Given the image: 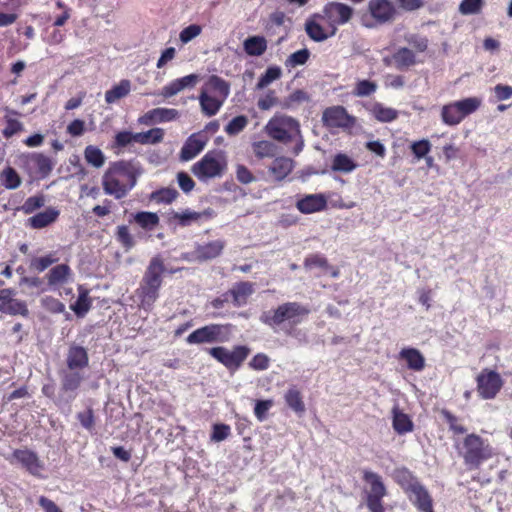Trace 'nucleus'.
<instances>
[{
	"label": "nucleus",
	"mask_w": 512,
	"mask_h": 512,
	"mask_svg": "<svg viewBox=\"0 0 512 512\" xmlns=\"http://www.w3.org/2000/svg\"><path fill=\"white\" fill-rule=\"evenodd\" d=\"M461 117L464 119L466 116L477 111L482 105V98L480 97H468L459 101H455Z\"/></svg>",
	"instance_id": "38"
},
{
	"label": "nucleus",
	"mask_w": 512,
	"mask_h": 512,
	"mask_svg": "<svg viewBox=\"0 0 512 512\" xmlns=\"http://www.w3.org/2000/svg\"><path fill=\"white\" fill-rule=\"evenodd\" d=\"M44 205V198L42 196H32L26 199L24 204L21 206V210L25 214H31L35 210L41 208Z\"/></svg>",
	"instance_id": "63"
},
{
	"label": "nucleus",
	"mask_w": 512,
	"mask_h": 512,
	"mask_svg": "<svg viewBox=\"0 0 512 512\" xmlns=\"http://www.w3.org/2000/svg\"><path fill=\"white\" fill-rule=\"evenodd\" d=\"M309 55L310 53L307 49L298 50L288 57L286 60V65L290 67L303 65L307 62Z\"/></svg>",
	"instance_id": "62"
},
{
	"label": "nucleus",
	"mask_w": 512,
	"mask_h": 512,
	"mask_svg": "<svg viewBox=\"0 0 512 512\" xmlns=\"http://www.w3.org/2000/svg\"><path fill=\"white\" fill-rule=\"evenodd\" d=\"M322 121L328 128L348 129L354 126L355 118L342 106H333L323 112Z\"/></svg>",
	"instance_id": "12"
},
{
	"label": "nucleus",
	"mask_w": 512,
	"mask_h": 512,
	"mask_svg": "<svg viewBox=\"0 0 512 512\" xmlns=\"http://www.w3.org/2000/svg\"><path fill=\"white\" fill-rule=\"evenodd\" d=\"M394 478L407 495L421 484L418 479L406 468L395 470Z\"/></svg>",
	"instance_id": "28"
},
{
	"label": "nucleus",
	"mask_w": 512,
	"mask_h": 512,
	"mask_svg": "<svg viewBox=\"0 0 512 512\" xmlns=\"http://www.w3.org/2000/svg\"><path fill=\"white\" fill-rule=\"evenodd\" d=\"M368 12L376 24L382 25L393 21L396 9L390 0H370Z\"/></svg>",
	"instance_id": "13"
},
{
	"label": "nucleus",
	"mask_w": 512,
	"mask_h": 512,
	"mask_svg": "<svg viewBox=\"0 0 512 512\" xmlns=\"http://www.w3.org/2000/svg\"><path fill=\"white\" fill-rule=\"evenodd\" d=\"M199 80L196 74L186 75L184 77L175 79L162 87L159 95L164 98H171L185 89L193 88Z\"/></svg>",
	"instance_id": "16"
},
{
	"label": "nucleus",
	"mask_w": 512,
	"mask_h": 512,
	"mask_svg": "<svg viewBox=\"0 0 512 512\" xmlns=\"http://www.w3.org/2000/svg\"><path fill=\"white\" fill-rule=\"evenodd\" d=\"M209 354L229 370L238 369L249 354L246 346H235L233 350L218 346L208 350Z\"/></svg>",
	"instance_id": "9"
},
{
	"label": "nucleus",
	"mask_w": 512,
	"mask_h": 512,
	"mask_svg": "<svg viewBox=\"0 0 512 512\" xmlns=\"http://www.w3.org/2000/svg\"><path fill=\"white\" fill-rule=\"evenodd\" d=\"M91 307V299L88 295V290L79 286V295L75 303L71 305V309L78 317H83Z\"/></svg>",
	"instance_id": "41"
},
{
	"label": "nucleus",
	"mask_w": 512,
	"mask_h": 512,
	"mask_svg": "<svg viewBox=\"0 0 512 512\" xmlns=\"http://www.w3.org/2000/svg\"><path fill=\"white\" fill-rule=\"evenodd\" d=\"M357 168V164L348 155L338 153L332 160L331 169L334 172L351 173Z\"/></svg>",
	"instance_id": "36"
},
{
	"label": "nucleus",
	"mask_w": 512,
	"mask_h": 512,
	"mask_svg": "<svg viewBox=\"0 0 512 512\" xmlns=\"http://www.w3.org/2000/svg\"><path fill=\"white\" fill-rule=\"evenodd\" d=\"M377 90V84L369 80H361L357 82L353 95L357 97H366L375 93Z\"/></svg>",
	"instance_id": "55"
},
{
	"label": "nucleus",
	"mask_w": 512,
	"mask_h": 512,
	"mask_svg": "<svg viewBox=\"0 0 512 512\" xmlns=\"http://www.w3.org/2000/svg\"><path fill=\"white\" fill-rule=\"evenodd\" d=\"M140 174V167L134 162L122 160L111 163L102 176L104 193L115 199L124 198L135 187Z\"/></svg>",
	"instance_id": "1"
},
{
	"label": "nucleus",
	"mask_w": 512,
	"mask_h": 512,
	"mask_svg": "<svg viewBox=\"0 0 512 512\" xmlns=\"http://www.w3.org/2000/svg\"><path fill=\"white\" fill-rule=\"evenodd\" d=\"M0 181L6 189L10 190L16 189L21 185V178L12 167H6L1 172Z\"/></svg>",
	"instance_id": "48"
},
{
	"label": "nucleus",
	"mask_w": 512,
	"mask_h": 512,
	"mask_svg": "<svg viewBox=\"0 0 512 512\" xmlns=\"http://www.w3.org/2000/svg\"><path fill=\"white\" fill-rule=\"evenodd\" d=\"M225 245V241L220 239L198 245L195 249L196 258L201 261L214 259L222 253Z\"/></svg>",
	"instance_id": "21"
},
{
	"label": "nucleus",
	"mask_w": 512,
	"mask_h": 512,
	"mask_svg": "<svg viewBox=\"0 0 512 512\" xmlns=\"http://www.w3.org/2000/svg\"><path fill=\"white\" fill-rule=\"evenodd\" d=\"M202 32V28L198 24H191L185 27L179 34V39L183 44H187L194 38L199 36Z\"/></svg>",
	"instance_id": "59"
},
{
	"label": "nucleus",
	"mask_w": 512,
	"mask_h": 512,
	"mask_svg": "<svg viewBox=\"0 0 512 512\" xmlns=\"http://www.w3.org/2000/svg\"><path fill=\"white\" fill-rule=\"evenodd\" d=\"M371 113L378 121L383 123L396 120L399 114L397 110L386 107L381 103H375L371 108Z\"/></svg>",
	"instance_id": "40"
},
{
	"label": "nucleus",
	"mask_w": 512,
	"mask_h": 512,
	"mask_svg": "<svg viewBox=\"0 0 512 512\" xmlns=\"http://www.w3.org/2000/svg\"><path fill=\"white\" fill-rule=\"evenodd\" d=\"M133 220L145 230H153L159 224V217L154 212L141 211L133 215Z\"/></svg>",
	"instance_id": "39"
},
{
	"label": "nucleus",
	"mask_w": 512,
	"mask_h": 512,
	"mask_svg": "<svg viewBox=\"0 0 512 512\" xmlns=\"http://www.w3.org/2000/svg\"><path fill=\"white\" fill-rule=\"evenodd\" d=\"M248 123L249 120L247 116L239 115L228 122L224 128V131L229 136H236L246 128Z\"/></svg>",
	"instance_id": "50"
},
{
	"label": "nucleus",
	"mask_w": 512,
	"mask_h": 512,
	"mask_svg": "<svg viewBox=\"0 0 512 512\" xmlns=\"http://www.w3.org/2000/svg\"><path fill=\"white\" fill-rule=\"evenodd\" d=\"M404 40L417 52H424L428 47V39L416 33L406 34Z\"/></svg>",
	"instance_id": "53"
},
{
	"label": "nucleus",
	"mask_w": 512,
	"mask_h": 512,
	"mask_svg": "<svg viewBox=\"0 0 512 512\" xmlns=\"http://www.w3.org/2000/svg\"><path fill=\"white\" fill-rule=\"evenodd\" d=\"M327 206V198L323 194H309L296 202L297 209L303 214L322 211Z\"/></svg>",
	"instance_id": "18"
},
{
	"label": "nucleus",
	"mask_w": 512,
	"mask_h": 512,
	"mask_svg": "<svg viewBox=\"0 0 512 512\" xmlns=\"http://www.w3.org/2000/svg\"><path fill=\"white\" fill-rule=\"evenodd\" d=\"M253 284L250 282H239L237 283L233 289H231L230 293L233 296L235 305H241L245 302L246 298L253 293Z\"/></svg>",
	"instance_id": "45"
},
{
	"label": "nucleus",
	"mask_w": 512,
	"mask_h": 512,
	"mask_svg": "<svg viewBox=\"0 0 512 512\" xmlns=\"http://www.w3.org/2000/svg\"><path fill=\"white\" fill-rule=\"evenodd\" d=\"M163 272V260L159 256L153 257L144 273L140 287L137 290L141 300V306L145 310L151 309L159 297Z\"/></svg>",
	"instance_id": "4"
},
{
	"label": "nucleus",
	"mask_w": 512,
	"mask_h": 512,
	"mask_svg": "<svg viewBox=\"0 0 512 512\" xmlns=\"http://www.w3.org/2000/svg\"><path fill=\"white\" fill-rule=\"evenodd\" d=\"M411 151L419 160L428 155L431 150V143L427 139L415 141L411 144Z\"/></svg>",
	"instance_id": "60"
},
{
	"label": "nucleus",
	"mask_w": 512,
	"mask_h": 512,
	"mask_svg": "<svg viewBox=\"0 0 512 512\" xmlns=\"http://www.w3.org/2000/svg\"><path fill=\"white\" fill-rule=\"evenodd\" d=\"M198 100L202 113L208 117L216 115L225 103L223 100L216 97V95H212L209 91L203 89L201 90Z\"/></svg>",
	"instance_id": "22"
},
{
	"label": "nucleus",
	"mask_w": 512,
	"mask_h": 512,
	"mask_svg": "<svg viewBox=\"0 0 512 512\" xmlns=\"http://www.w3.org/2000/svg\"><path fill=\"white\" fill-rule=\"evenodd\" d=\"M394 64L397 69L405 70L416 64L415 53L406 48H399L392 56Z\"/></svg>",
	"instance_id": "33"
},
{
	"label": "nucleus",
	"mask_w": 512,
	"mask_h": 512,
	"mask_svg": "<svg viewBox=\"0 0 512 512\" xmlns=\"http://www.w3.org/2000/svg\"><path fill=\"white\" fill-rule=\"evenodd\" d=\"M226 159L222 151L212 150L207 152L201 160L192 166V173L200 180L207 181L221 177L226 169Z\"/></svg>",
	"instance_id": "6"
},
{
	"label": "nucleus",
	"mask_w": 512,
	"mask_h": 512,
	"mask_svg": "<svg viewBox=\"0 0 512 512\" xmlns=\"http://www.w3.org/2000/svg\"><path fill=\"white\" fill-rule=\"evenodd\" d=\"M230 338V331L227 325L209 324L194 330L186 339L188 344H214L224 343Z\"/></svg>",
	"instance_id": "8"
},
{
	"label": "nucleus",
	"mask_w": 512,
	"mask_h": 512,
	"mask_svg": "<svg viewBox=\"0 0 512 512\" xmlns=\"http://www.w3.org/2000/svg\"><path fill=\"white\" fill-rule=\"evenodd\" d=\"M58 261L53 254H48L42 257H36L31 260L30 267L38 272H43L49 266Z\"/></svg>",
	"instance_id": "57"
},
{
	"label": "nucleus",
	"mask_w": 512,
	"mask_h": 512,
	"mask_svg": "<svg viewBox=\"0 0 512 512\" xmlns=\"http://www.w3.org/2000/svg\"><path fill=\"white\" fill-rule=\"evenodd\" d=\"M179 112L173 108H154L142 115L138 121L144 125L170 122L177 119Z\"/></svg>",
	"instance_id": "17"
},
{
	"label": "nucleus",
	"mask_w": 512,
	"mask_h": 512,
	"mask_svg": "<svg viewBox=\"0 0 512 512\" xmlns=\"http://www.w3.org/2000/svg\"><path fill=\"white\" fill-rule=\"evenodd\" d=\"M322 18L326 19L330 26L333 28L331 35L336 32V27L347 24L353 14L354 10L347 4L341 2H328L323 8Z\"/></svg>",
	"instance_id": "11"
},
{
	"label": "nucleus",
	"mask_w": 512,
	"mask_h": 512,
	"mask_svg": "<svg viewBox=\"0 0 512 512\" xmlns=\"http://www.w3.org/2000/svg\"><path fill=\"white\" fill-rule=\"evenodd\" d=\"M15 291L9 288L0 290V312L9 315L28 316L29 310L24 301L14 298Z\"/></svg>",
	"instance_id": "14"
},
{
	"label": "nucleus",
	"mask_w": 512,
	"mask_h": 512,
	"mask_svg": "<svg viewBox=\"0 0 512 512\" xmlns=\"http://www.w3.org/2000/svg\"><path fill=\"white\" fill-rule=\"evenodd\" d=\"M207 140L199 135L192 134L187 138L181 148L180 157L184 161H189L196 157L205 147Z\"/></svg>",
	"instance_id": "20"
},
{
	"label": "nucleus",
	"mask_w": 512,
	"mask_h": 512,
	"mask_svg": "<svg viewBox=\"0 0 512 512\" xmlns=\"http://www.w3.org/2000/svg\"><path fill=\"white\" fill-rule=\"evenodd\" d=\"M59 216V211L55 208H47L43 212L29 218L30 226L34 229H42L55 222Z\"/></svg>",
	"instance_id": "29"
},
{
	"label": "nucleus",
	"mask_w": 512,
	"mask_h": 512,
	"mask_svg": "<svg viewBox=\"0 0 512 512\" xmlns=\"http://www.w3.org/2000/svg\"><path fill=\"white\" fill-rule=\"evenodd\" d=\"M477 392L482 399H494L501 388L504 381L500 374L494 370L483 369L476 377Z\"/></svg>",
	"instance_id": "10"
},
{
	"label": "nucleus",
	"mask_w": 512,
	"mask_h": 512,
	"mask_svg": "<svg viewBox=\"0 0 512 512\" xmlns=\"http://www.w3.org/2000/svg\"><path fill=\"white\" fill-rule=\"evenodd\" d=\"M213 212L211 210H204L203 212H196L190 209H186L182 212L173 213L172 219L182 226H190L194 222H198L202 218H210Z\"/></svg>",
	"instance_id": "27"
},
{
	"label": "nucleus",
	"mask_w": 512,
	"mask_h": 512,
	"mask_svg": "<svg viewBox=\"0 0 512 512\" xmlns=\"http://www.w3.org/2000/svg\"><path fill=\"white\" fill-rule=\"evenodd\" d=\"M399 359L405 361L410 370L419 372L425 367V358L416 348H403L399 352Z\"/></svg>",
	"instance_id": "24"
},
{
	"label": "nucleus",
	"mask_w": 512,
	"mask_h": 512,
	"mask_svg": "<svg viewBox=\"0 0 512 512\" xmlns=\"http://www.w3.org/2000/svg\"><path fill=\"white\" fill-rule=\"evenodd\" d=\"M279 98L276 96L274 90H268L262 97L259 98L257 106L262 111L270 110L271 108L278 106Z\"/></svg>",
	"instance_id": "56"
},
{
	"label": "nucleus",
	"mask_w": 512,
	"mask_h": 512,
	"mask_svg": "<svg viewBox=\"0 0 512 512\" xmlns=\"http://www.w3.org/2000/svg\"><path fill=\"white\" fill-rule=\"evenodd\" d=\"M89 357L86 349L82 346L71 345L66 355L67 368L83 371L88 366Z\"/></svg>",
	"instance_id": "19"
},
{
	"label": "nucleus",
	"mask_w": 512,
	"mask_h": 512,
	"mask_svg": "<svg viewBox=\"0 0 512 512\" xmlns=\"http://www.w3.org/2000/svg\"><path fill=\"white\" fill-rule=\"evenodd\" d=\"M282 75V70L278 66H270L266 69L265 73L259 78L256 84V89L262 90L269 86L274 81L278 80Z\"/></svg>",
	"instance_id": "49"
},
{
	"label": "nucleus",
	"mask_w": 512,
	"mask_h": 512,
	"mask_svg": "<svg viewBox=\"0 0 512 512\" xmlns=\"http://www.w3.org/2000/svg\"><path fill=\"white\" fill-rule=\"evenodd\" d=\"M320 15H315L314 17L308 19L305 23V31L307 35L316 42H323L328 39L331 33H327L323 27L316 22V18H320Z\"/></svg>",
	"instance_id": "35"
},
{
	"label": "nucleus",
	"mask_w": 512,
	"mask_h": 512,
	"mask_svg": "<svg viewBox=\"0 0 512 512\" xmlns=\"http://www.w3.org/2000/svg\"><path fill=\"white\" fill-rule=\"evenodd\" d=\"M236 179L242 184H250L256 180L252 172L242 164L236 166Z\"/></svg>",
	"instance_id": "64"
},
{
	"label": "nucleus",
	"mask_w": 512,
	"mask_h": 512,
	"mask_svg": "<svg viewBox=\"0 0 512 512\" xmlns=\"http://www.w3.org/2000/svg\"><path fill=\"white\" fill-rule=\"evenodd\" d=\"M32 161L37 166L38 171L42 175H48L53 169V163L51 159L43 154H33Z\"/></svg>",
	"instance_id": "58"
},
{
	"label": "nucleus",
	"mask_w": 512,
	"mask_h": 512,
	"mask_svg": "<svg viewBox=\"0 0 512 512\" xmlns=\"http://www.w3.org/2000/svg\"><path fill=\"white\" fill-rule=\"evenodd\" d=\"M408 498L420 512H434L432 498L422 484L410 492Z\"/></svg>",
	"instance_id": "23"
},
{
	"label": "nucleus",
	"mask_w": 512,
	"mask_h": 512,
	"mask_svg": "<svg viewBox=\"0 0 512 512\" xmlns=\"http://www.w3.org/2000/svg\"><path fill=\"white\" fill-rule=\"evenodd\" d=\"M131 91V82L127 79L121 80L117 85L113 86L105 93V101L113 104L118 100L126 97Z\"/></svg>",
	"instance_id": "34"
},
{
	"label": "nucleus",
	"mask_w": 512,
	"mask_h": 512,
	"mask_svg": "<svg viewBox=\"0 0 512 512\" xmlns=\"http://www.w3.org/2000/svg\"><path fill=\"white\" fill-rule=\"evenodd\" d=\"M12 458L25 468L30 474L40 476L43 470V463L37 454L27 449H17L13 452Z\"/></svg>",
	"instance_id": "15"
},
{
	"label": "nucleus",
	"mask_w": 512,
	"mask_h": 512,
	"mask_svg": "<svg viewBox=\"0 0 512 512\" xmlns=\"http://www.w3.org/2000/svg\"><path fill=\"white\" fill-rule=\"evenodd\" d=\"M116 239L121 245L126 249L130 250L135 245V240L131 235L129 228L125 225H121L117 227L116 231Z\"/></svg>",
	"instance_id": "54"
},
{
	"label": "nucleus",
	"mask_w": 512,
	"mask_h": 512,
	"mask_svg": "<svg viewBox=\"0 0 512 512\" xmlns=\"http://www.w3.org/2000/svg\"><path fill=\"white\" fill-rule=\"evenodd\" d=\"M62 389L65 392H75L84 380V374L80 370L66 368L60 372Z\"/></svg>",
	"instance_id": "25"
},
{
	"label": "nucleus",
	"mask_w": 512,
	"mask_h": 512,
	"mask_svg": "<svg viewBox=\"0 0 512 512\" xmlns=\"http://www.w3.org/2000/svg\"><path fill=\"white\" fill-rule=\"evenodd\" d=\"M363 480L368 485L366 491V505L370 512H384L382 499L385 497L387 491L379 474L364 470Z\"/></svg>",
	"instance_id": "7"
},
{
	"label": "nucleus",
	"mask_w": 512,
	"mask_h": 512,
	"mask_svg": "<svg viewBox=\"0 0 512 512\" xmlns=\"http://www.w3.org/2000/svg\"><path fill=\"white\" fill-rule=\"evenodd\" d=\"M178 196V192L174 188H162L151 194V199L157 203L169 204L173 202Z\"/></svg>",
	"instance_id": "52"
},
{
	"label": "nucleus",
	"mask_w": 512,
	"mask_h": 512,
	"mask_svg": "<svg viewBox=\"0 0 512 512\" xmlns=\"http://www.w3.org/2000/svg\"><path fill=\"white\" fill-rule=\"evenodd\" d=\"M84 158L88 164L95 168H100L105 163V155L96 146L88 145L84 150Z\"/></svg>",
	"instance_id": "47"
},
{
	"label": "nucleus",
	"mask_w": 512,
	"mask_h": 512,
	"mask_svg": "<svg viewBox=\"0 0 512 512\" xmlns=\"http://www.w3.org/2000/svg\"><path fill=\"white\" fill-rule=\"evenodd\" d=\"M202 89L209 91L212 95H216V97L224 102L230 94V84L217 75L210 76L208 82Z\"/></svg>",
	"instance_id": "26"
},
{
	"label": "nucleus",
	"mask_w": 512,
	"mask_h": 512,
	"mask_svg": "<svg viewBox=\"0 0 512 512\" xmlns=\"http://www.w3.org/2000/svg\"><path fill=\"white\" fill-rule=\"evenodd\" d=\"M441 118L442 121L449 126H455L463 120L454 102L442 107Z\"/></svg>",
	"instance_id": "46"
},
{
	"label": "nucleus",
	"mask_w": 512,
	"mask_h": 512,
	"mask_svg": "<svg viewBox=\"0 0 512 512\" xmlns=\"http://www.w3.org/2000/svg\"><path fill=\"white\" fill-rule=\"evenodd\" d=\"M72 275L67 264H59L53 267L47 274L48 284L52 287L66 283Z\"/></svg>",
	"instance_id": "31"
},
{
	"label": "nucleus",
	"mask_w": 512,
	"mask_h": 512,
	"mask_svg": "<svg viewBox=\"0 0 512 512\" xmlns=\"http://www.w3.org/2000/svg\"><path fill=\"white\" fill-rule=\"evenodd\" d=\"M164 130L153 128L146 132L135 133V142L140 144H157L163 140Z\"/></svg>",
	"instance_id": "44"
},
{
	"label": "nucleus",
	"mask_w": 512,
	"mask_h": 512,
	"mask_svg": "<svg viewBox=\"0 0 512 512\" xmlns=\"http://www.w3.org/2000/svg\"><path fill=\"white\" fill-rule=\"evenodd\" d=\"M41 304L43 308L51 313L59 314L65 310V305L52 296H46L42 298Z\"/></svg>",
	"instance_id": "61"
},
{
	"label": "nucleus",
	"mask_w": 512,
	"mask_h": 512,
	"mask_svg": "<svg viewBox=\"0 0 512 512\" xmlns=\"http://www.w3.org/2000/svg\"><path fill=\"white\" fill-rule=\"evenodd\" d=\"M393 413V428L398 434H405L412 431L413 424L410 418L400 411L398 407H394Z\"/></svg>",
	"instance_id": "37"
},
{
	"label": "nucleus",
	"mask_w": 512,
	"mask_h": 512,
	"mask_svg": "<svg viewBox=\"0 0 512 512\" xmlns=\"http://www.w3.org/2000/svg\"><path fill=\"white\" fill-rule=\"evenodd\" d=\"M293 170V161L287 157H277L272 162L269 171L278 181L283 180Z\"/></svg>",
	"instance_id": "30"
},
{
	"label": "nucleus",
	"mask_w": 512,
	"mask_h": 512,
	"mask_svg": "<svg viewBox=\"0 0 512 512\" xmlns=\"http://www.w3.org/2000/svg\"><path fill=\"white\" fill-rule=\"evenodd\" d=\"M308 314L309 309L302 304L286 302L279 305L275 310L264 312L260 321L274 329L285 322L293 327L300 324Z\"/></svg>",
	"instance_id": "5"
},
{
	"label": "nucleus",
	"mask_w": 512,
	"mask_h": 512,
	"mask_svg": "<svg viewBox=\"0 0 512 512\" xmlns=\"http://www.w3.org/2000/svg\"><path fill=\"white\" fill-rule=\"evenodd\" d=\"M252 149L255 156L259 159L274 157L277 151L276 145L269 140H261L252 143Z\"/></svg>",
	"instance_id": "42"
},
{
	"label": "nucleus",
	"mask_w": 512,
	"mask_h": 512,
	"mask_svg": "<svg viewBox=\"0 0 512 512\" xmlns=\"http://www.w3.org/2000/svg\"><path fill=\"white\" fill-rule=\"evenodd\" d=\"M286 404L296 413L302 414L305 411V405L301 393L295 387H291L285 393Z\"/></svg>",
	"instance_id": "43"
},
{
	"label": "nucleus",
	"mask_w": 512,
	"mask_h": 512,
	"mask_svg": "<svg viewBox=\"0 0 512 512\" xmlns=\"http://www.w3.org/2000/svg\"><path fill=\"white\" fill-rule=\"evenodd\" d=\"M484 4V0H462L458 10L462 15H475L482 11Z\"/></svg>",
	"instance_id": "51"
},
{
	"label": "nucleus",
	"mask_w": 512,
	"mask_h": 512,
	"mask_svg": "<svg viewBox=\"0 0 512 512\" xmlns=\"http://www.w3.org/2000/svg\"><path fill=\"white\" fill-rule=\"evenodd\" d=\"M455 447L469 470L478 469L494 455L489 442L474 433L466 435L462 440H455Z\"/></svg>",
	"instance_id": "3"
},
{
	"label": "nucleus",
	"mask_w": 512,
	"mask_h": 512,
	"mask_svg": "<svg viewBox=\"0 0 512 512\" xmlns=\"http://www.w3.org/2000/svg\"><path fill=\"white\" fill-rule=\"evenodd\" d=\"M243 48L249 56L259 57L267 50V41L263 36H250L244 40Z\"/></svg>",
	"instance_id": "32"
},
{
	"label": "nucleus",
	"mask_w": 512,
	"mask_h": 512,
	"mask_svg": "<svg viewBox=\"0 0 512 512\" xmlns=\"http://www.w3.org/2000/svg\"><path fill=\"white\" fill-rule=\"evenodd\" d=\"M264 132L272 140L284 145L294 143L292 152L298 155L304 148V138L299 121L289 115L276 113L264 126Z\"/></svg>",
	"instance_id": "2"
}]
</instances>
